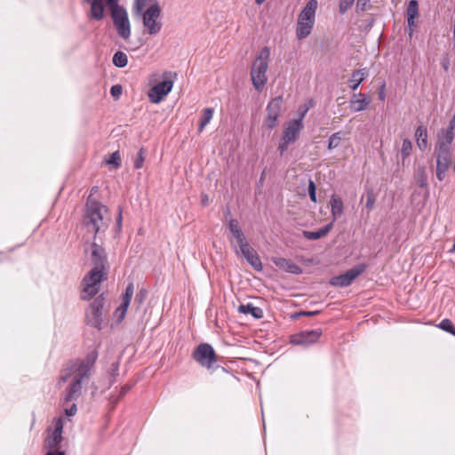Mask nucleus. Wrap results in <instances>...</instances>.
I'll use <instances>...</instances> for the list:
<instances>
[{
  "mask_svg": "<svg viewBox=\"0 0 455 455\" xmlns=\"http://www.w3.org/2000/svg\"><path fill=\"white\" fill-rule=\"evenodd\" d=\"M108 209L97 200L87 199L85 212L83 218V225L88 231L93 233V242L90 243V260L92 268L86 273L81 282L83 300H90L100 291V285L108 276V260L105 248L95 242L98 235L104 233L108 228V220L104 213Z\"/></svg>",
  "mask_w": 455,
  "mask_h": 455,
  "instance_id": "obj_1",
  "label": "nucleus"
},
{
  "mask_svg": "<svg viewBox=\"0 0 455 455\" xmlns=\"http://www.w3.org/2000/svg\"><path fill=\"white\" fill-rule=\"evenodd\" d=\"M90 6L88 17L94 21H101L105 18L106 7L109 11L113 25L117 35L128 41L132 35V27L127 10L119 4L120 0H82Z\"/></svg>",
  "mask_w": 455,
  "mask_h": 455,
  "instance_id": "obj_2",
  "label": "nucleus"
},
{
  "mask_svg": "<svg viewBox=\"0 0 455 455\" xmlns=\"http://www.w3.org/2000/svg\"><path fill=\"white\" fill-rule=\"evenodd\" d=\"M98 358L96 352L92 351L87 355V361L82 367L85 368L83 372L77 373L74 376L69 387L65 395V402L76 401L82 395V384L91 378V371L93 368Z\"/></svg>",
  "mask_w": 455,
  "mask_h": 455,
  "instance_id": "obj_3",
  "label": "nucleus"
},
{
  "mask_svg": "<svg viewBox=\"0 0 455 455\" xmlns=\"http://www.w3.org/2000/svg\"><path fill=\"white\" fill-rule=\"evenodd\" d=\"M270 51L267 46H265L259 52L258 57L252 63L251 69V77L254 88L260 92L267 83V70L268 68V59Z\"/></svg>",
  "mask_w": 455,
  "mask_h": 455,
  "instance_id": "obj_4",
  "label": "nucleus"
},
{
  "mask_svg": "<svg viewBox=\"0 0 455 455\" xmlns=\"http://www.w3.org/2000/svg\"><path fill=\"white\" fill-rule=\"evenodd\" d=\"M161 12L162 10L159 4L155 1V3L151 4L146 10L144 9L142 13L140 14L142 18L143 26L148 35L156 36L161 31L163 27V23L160 20Z\"/></svg>",
  "mask_w": 455,
  "mask_h": 455,
  "instance_id": "obj_5",
  "label": "nucleus"
},
{
  "mask_svg": "<svg viewBox=\"0 0 455 455\" xmlns=\"http://www.w3.org/2000/svg\"><path fill=\"white\" fill-rule=\"evenodd\" d=\"M63 419L61 418L53 420L54 429L48 435L44 441V447L49 450L46 455H66L64 451L57 449L63 439Z\"/></svg>",
  "mask_w": 455,
  "mask_h": 455,
  "instance_id": "obj_6",
  "label": "nucleus"
},
{
  "mask_svg": "<svg viewBox=\"0 0 455 455\" xmlns=\"http://www.w3.org/2000/svg\"><path fill=\"white\" fill-rule=\"evenodd\" d=\"M105 305V297L103 294L97 296L89 306L86 311V323L88 325L94 327L98 330L102 329L103 319L102 310Z\"/></svg>",
  "mask_w": 455,
  "mask_h": 455,
  "instance_id": "obj_7",
  "label": "nucleus"
},
{
  "mask_svg": "<svg viewBox=\"0 0 455 455\" xmlns=\"http://www.w3.org/2000/svg\"><path fill=\"white\" fill-rule=\"evenodd\" d=\"M192 356L196 363L208 370L217 363V355L212 346L208 343L199 344L193 351Z\"/></svg>",
  "mask_w": 455,
  "mask_h": 455,
  "instance_id": "obj_8",
  "label": "nucleus"
},
{
  "mask_svg": "<svg viewBox=\"0 0 455 455\" xmlns=\"http://www.w3.org/2000/svg\"><path fill=\"white\" fill-rule=\"evenodd\" d=\"M365 264H358L354 267L348 269L346 273L333 276L331 279L330 283L337 287H347L353 283V281L356 277L363 274L365 271Z\"/></svg>",
  "mask_w": 455,
  "mask_h": 455,
  "instance_id": "obj_9",
  "label": "nucleus"
},
{
  "mask_svg": "<svg viewBox=\"0 0 455 455\" xmlns=\"http://www.w3.org/2000/svg\"><path fill=\"white\" fill-rule=\"evenodd\" d=\"M283 105V98L277 96L272 99L267 105V117L264 120V126L269 130H273L277 125V120L281 113Z\"/></svg>",
  "mask_w": 455,
  "mask_h": 455,
  "instance_id": "obj_10",
  "label": "nucleus"
},
{
  "mask_svg": "<svg viewBox=\"0 0 455 455\" xmlns=\"http://www.w3.org/2000/svg\"><path fill=\"white\" fill-rule=\"evenodd\" d=\"M134 293V283L130 282L122 293L120 299L122 300L121 305L115 310L114 318L117 324H120L125 318L127 309L130 306L131 300Z\"/></svg>",
  "mask_w": 455,
  "mask_h": 455,
  "instance_id": "obj_11",
  "label": "nucleus"
},
{
  "mask_svg": "<svg viewBox=\"0 0 455 455\" xmlns=\"http://www.w3.org/2000/svg\"><path fill=\"white\" fill-rule=\"evenodd\" d=\"M322 329L302 331L291 336L290 342L292 345L308 347L315 343L322 336Z\"/></svg>",
  "mask_w": 455,
  "mask_h": 455,
  "instance_id": "obj_12",
  "label": "nucleus"
},
{
  "mask_svg": "<svg viewBox=\"0 0 455 455\" xmlns=\"http://www.w3.org/2000/svg\"><path fill=\"white\" fill-rule=\"evenodd\" d=\"M173 87V82L171 80H164L154 85L148 92V99L154 103H160L165 96H167Z\"/></svg>",
  "mask_w": 455,
  "mask_h": 455,
  "instance_id": "obj_13",
  "label": "nucleus"
},
{
  "mask_svg": "<svg viewBox=\"0 0 455 455\" xmlns=\"http://www.w3.org/2000/svg\"><path fill=\"white\" fill-rule=\"evenodd\" d=\"M240 251L246 261L257 271L262 270V263L257 251L246 241L239 245Z\"/></svg>",
  "mask_w": 455,
  "mask_h": 455,
  "instance_id": "obj_14",
  "label": "nucleus"
},
{
  "mask_svg": "<svg viewBox=\"0 0 455 455\" xmlns=\"http://www.w3.org/2000/svg\"><path fill=\"white\" fill-rule=\"evenodd\" d=\"M303 129L304 124H300V120H290L285 124L282 138L294 143Z\"/></svg>",
  "mask_w": 455,
  "mask_h": 455,
  "instance_id": "obj_15",
  "label": "nucleus"
},
{
  "mask_svg": "<svg viewBox=\"0 0 455 455\" xmlns=\"http://www.w3.org/2000/svg\"><path fill=\"white\" fill-rule=\"evenodd\" d=\"M455 139V114L449 121L446 128L441 129L437 133V143H444L451 146Z\"/></svg>",
  "mask_w": 455,
  "mask_h": 455,
  "instance_id": "obj_16",
  "label": "nucleus"
},
{
  "mask_svg": "<svg viewBox=\"0 0 455 455\" xmlns=\"http://www.w3.org/2000/svg\"><path fill=\"white\" fill-rule=\"evenodd\" d=\"M272 262L281 270L293 275H299L302 273V268L294 263L291 259L283 257L272 258Z\"/></svg>",
  "mask_w": 455,
  "mask_h": 455,
  "instance_id": "obj_17",
  "label": "nucleus"
},
{
  "mask_svg": "<svg viewBox=\"0 0 455 455\" xmlns=\"http://www.w3.org/2000/svg\"><path fill=\"white\" fill-rule=\"evenodd\" d=\"M315 25V20H306L303 17H298L297 27H296V36L299 40H302L308 36Z\"/></svg>",
  "mask_w": 455,
  "mask_h": 455,
  "instance_id": "obj_18",
  "label": "nucleus"
},
{
  "mask_svg": "<svg viewBox=\"0 0 455 455\" xmlns=\"http://www.w3.org/2000/svg\"><path fill=\"white\" fill-rule=\"evenodd\" d=\"M435 154L437 162L451 164V146L436 142Z\"/></svg>",
  "mask_w": 455,
  "mask_h": 455,
  "instance_id": "obj_19",
  "label": "nucleus"
},
{
  "mask_svg": "<svg viewBox=\"0 0 455 455\" xmlns=\"http://www.w3.org/2000/svg\"><path fill=\"white\" fill-rule=\"evenodd\" d=\"M407 23L410 28L409 35L413 33L412 27L415 25V19L419 15V4L416 0H411L407 7Z\"/></svg>",
  "mask_w": 455,
  "mask_h": 455,
  "instance_id": "obj_20",
  "label": "nucleus"
},
{
  "mask_svg": "<svg viewBox=\"0 0 455 455\" xmlns=\"http://www.w3.org/2000/svg\"><path fill=\"white\" fill-rule=\"evenodd\" d=\"M330 204H331V217H332L331 222L334 223V221L343 214V212H344L343 201L339 196H338L336 195H332L331 196Z\"/></svg>",
  "mask_w": 455,
  "mask_h": 455,
  "instance_id": "obj_21",
  "label": "nucleus"
},
{
  "mask_svg": "<svg viewBox=\"0 0 455 455\" xmlns=\"http://www.w3.org/2000/svg\"><path fill=\"white\" fill-rule=\"evenodd\" d=\"M368 71L366 68H361L354 71L348 80V86L352 91L357 90L359 85L366 79Z\"/></svg>",
  "mask_w": 455,
  "mask_h": 455,
  "instance_id": "obj_22",
  "label": "nucleus"
},
{
  "mask_svg": "<svg viewBox=\"0 0 455 455\" xmlns=\"http://www.w3.org/2000/svg\"><path fill=\"white\" fill-rule=\"evenodd\" d=\"M370 103V100L365 95L362 93L354 94L350 100V108L354 112H360L364 110Z\"/></svg>",
  "mask_w": 455,
  "mask_h": 455,
  "instance_id": "obj_23",
  "label": "nucleus"
},
{
  "mask_svg": "<svg viewBox=\"0 0 455 455\" xmlns=\"http://www.w3.org/2000/svg\"><path fill=\"white\" fill-rule=\"evenodd\" d=\"M87 361V355L85 356V358L82 359L81 361H69L66 365L65 367L63 368V370L61 371L62 373H66V374H68V377L70 378L71 375L73 374H77V373H80V372H83V371L85 369V368H83L82 366L84 364H85V362Z\"/></svg>",
  "mask_w": 455,
  "mask_h": 455,
  "instance_id": "obj_24",
  "label": "nucleus"
},
{
  "mask_svg": "<svg viewBox=\"0 0 455 455\" xmlns=\"http://www.w3.org/2000/svg\"><path fill=\"white\" fill-rule=\"evenodd\" d=\"M333 222H330L329 224L325 225L322 228L318 229L317 231H307L303 230L302 235L307 239V240H317L323 236H325L332 228Z\"/></svg>",
  "mask_w": 455,
  "mask_h": 455,
  "instance_id": "obj_25",
  "label": "nucleus"
},
{
  "mask_svg": "<svg viewBox=\"0 0 455 455\" xmlns=\"http://www.w3.org/2000/svg\"><path fill=\"white\" fill-rule=\"evenodd\" d=\"M237 311L241 314L251 315L255 319H260L264 315L262 308L254 306L252 303L239 305Z\"/></svg>",
  "mask_w": 455,
  "mask_h": 455,
  "instance_id": "obj_26",
  "label": "nucleus"
},
{
  "mask_svg": "<svg viewBox=\"0 0 455 455\" xmlns=\"http://www.w3.org/2000/svg\"><path fill=\"white\" fill-rule=\"evenodd\" d=\"M417 145L421 151L427 148V129L425 125H419L415 132Z\"/></svg>",
  "mask_w": 455,
  "mask_h": 455,
  "instance_id": "obj_27",
  "label": "nucleus"
},
{
  "mask_svg": "<svg viewBox=\"0 0 455 455\" xmlns=\"http://www.w3.org/2000/svg\"><path fill=\"white\" fill-rule=\"evenodd\" d=\"M228 228L233 236L236 239L238 245L246 242V238L241 229L239 223L236 220L231 219L228 222Z\"/></svg>",
  "mask_w": 455,
  "mask_h": 455,
  "instance_id": "obj_28",
  "label": "nucleus"
},
{
  "mask_svg": "<svg viewBox=\"0 0 455 455\" xmlns=\"http://www.w3.org/2000/svg\"><path fill=\"white\" fill-rule=\"evenodd\" d=\"M317 0H309L303 10L299 14V17H303L306 20H315V12L317 9Z\"/></svg>",
  "mask_w": 455,
  "mask_h": 455,
  "instance_id": "obj_29",
  "label": "nucleus"
},
{
  "mask_svg": "<svg viewBox=\"0 0 455 455\" xmlns=\"http://www.w3.org/2000/svg\"><path fill=\"white\" fill-rule=\"evenodd\" d=\"M214 109L212 108H207L203 110V114L200 117L198 123V132H202L205 126L210 123L213 116Z\"/></svg>",
  "mask_w": 455,
  "mask_h": 455,
  "instance_id": "obj_30",
  "label": "nucleus"
},
{
  "mask_svg": "<svg viewBox=\"0 0 455 455\" xmlns=\"http://www.w3.org/2000/svg\"><path fill=\"white\" fill-rule=\"evenodd\" d=\"M415 180L419 188H424L427 187V175L424 167H419L415 172Z\"/></svg>",
  "mask_w": 455,
  "mask_h": 455,
  "instance_id": "obj_31",
  "label": "nucleus"
},
{
  "mask_svg": "<svg viewBox=\"0 0 455 455\" xmlns=\"http://www.w3.org/2000/svg\"><path fill=\"white\" fill-rule=\"evenodd\" d=\"M112 61L116 68H124L128 64V57L124 52L117 51L114 54Z\"/></svg>",
  "mask_w": 455,
  "mask_h": 455,
  "instance_id": "obj_32",
  "label": "nucleus"
},
{
  "mask_svg": "<svg viewBox=\"0 0 455 455\" xmlns=\"http://www.w3.org/2000/svg\"><path fill=\"white\" fill-rule=\"evenodd\" d=\"M451 164L436 161V178L439 181H443L445 179L446 172L450 168Z\"/></svg>",
  "mask_w": 455,
  "mask_h": 455,
  "instance_id": "obj_33",
  "label": "nucleus"
},
{
  "mask_svg": "<svg viewBox=\"0 0 455 455\" xmlns=\"http://www.w3.org/2000/svg\"><path fill=\"white\" fill-rule=\"evenodd\" d=\"M412 150V143L409 139H404L403 140L402 148H401V156L403 158V161L407 158Z\"/></svg>",
  "mask_w": 455,
  "mask_h": 455,
  "instance_id": "obj_34",
  "label": "nucleus"
},
{
  "mask_svg": "<svg viewBox=\"0 0 455 455\" xmlns=\"http://www.w3.org/2000/svg\"><path fill=\"white\" fill-rule=\"evenodd\" d=\"M438 327L443 331H445L451 333V335L455 336V326L450 319H443L438 324Z\"/></svg>",
  "mask_w": 455,
  "mask_h": 455,
  "instance_id": "obj_35",
  "label": "nucleus"
},
{
  "mask_svg": "<svg viewBox=\"0 0 455 455\" xmlns=\"http://www.w3.org/2000/svg\"><path fill=\"white\" fill-rule=\"evenodd\" d=\"M342 140L340 132H335L329 138L328 149L331 150L339 147Z\"/></svg>",
  "mask_w": 455,
  "mask_h": 455,
  "instance_id": "obj_36",
  "label": "nucleus"
},
{
  "mask_svg": "<svg viewBox=\"0 0 455 455\" xmlns=\"http://www.w3.org/2000/svg\"><path fill=\"white\" fill-rule=\"evenodd\" d=\"M146 153H147V150L144 148H140V150L138 151L137 156L134 159V168L135 169L142 168Z\"/></svg>",
  "mask_w": 455,
  "mask_h": 455,
  "instance_id": "obj_37",
  "label": "nucleus"
},
{
  "mask_svg": "<svg viewBox=\"0 0 455 455\" xmlns=\"http://www.w3.org/2000/svg\"><path fill=\"white\" fill-rule=\"evenodd\" d=\"M119 374V363L114 362L111 363L109 375H110V382L109 385L112 386L116 381V377Z\"/></svg>",
  "mask_w": 455,
  "mask_h": 455,
  "instance_id": "obj_38",
  "label": "nucleus"
},
{
  "mask_svg": "<svg viewBox=\"0 0 455 455\" xmlns=\"http://www.w3.org/2000/svg\"><path fill=\"white\" fill-rule=\"evenodd\" d=\"M107 164L114 165L115 168H118L121 165V156L119 151H115L107 160Z\"/></svg>",
  "mask_w": 455,
  "mask_h": 455,
  "instance_id": "obj_39",
  "label": "nucleus"
},
{
  "mask_svg": "<svg viewBox=\"0 0 455 455\" xmlns=\"http://www.w3.org/2000/svg\"><path fill=\"white\" fill-rule=\"evenodd\" d=\"M354 2L355 0H339V12L345 14L352 7Z\"/></svg>",
  "mask_w": 455,
  "mask_h": 455,
  "instance_id": "obj_40",
  "label": "nucleus"
},
{
  "mask_svg": "<svg viewBox=\"0 0 455 455\" xmlns=\"http://www.w3.org/2000/svg\"><path fill=\"white\" fill-rule=\"evenodd\" d=\"M307 191H308V196H309L310 200L313 203H316L317 202V199H316V186H315V182L312 180H309Z\"/></svg>",
  "mask_w": 455,
  "mask_h": 455,
  "instance_id": "obj_41",
  "label": "nucleus"
},
{
  "mask_svg": "<svg viewBox=\"0 0 455 455\" xmlns=\"http://www.w3.org/2000/svg\"><path fill=\"white\" fill-rule=\"evenodd\" d=\"M147 295L148 291L144 288L140 289L135 296L134 303L137 304L138 306H140L145 301Z\"/></svg>",
  "mask_w": 455,
  "mask_h": 455,
  "instance_id": "obj_42",
  "label": "nucleus"
},
{
  "mask_svg": "<svg viewBox=\"0 0 455 455\" xmlns=\"http://www.w3.org/2000/svg\"><path fill=\"white\" fill-rule=\"evenodd\" d=\"M148 0H134L133 2V12L135 14H141L142 11L146 7V2Z\"/></svg>",
  "mask_w": 455,
  "mask_h": 455,
  "instance_id": "obj_43",
  "label": "nucleus"
},
{
  "mask_svg": "<svg viewBox=\"0 0 455 455\" xmlns=\"http://www.w3.org/2000/svg\"><path fill=\"white\" fill-rule=\"evenodd\" d=\"M309 108L310 107L306 104L299 106L298 108V118H296L295 120H300V124H303L305 116L307 115Z\"/></svg>",
  "mask_w": 455,
  "mask_h": 455,
  "instance_id": "obj_44",
  "label": "nucleus"
},
{
  "mask_svg": "<svg viewBox=\"0 0 455 455\" xmlns=\"http://www.w3.org/2000/svg\"><path fill=\"white\" fill-rule=\"evenodd\" d=\"M123 92V87L120 84H115L110 89V94L115 99H119Z\"/></svg>",
  "mask_w": 455,
  "mask_h": 455,
  "instance_id": "obj_45",
  "label": "nucleus"
},
{
  "mask_svg": "<svg viewBox=\"0 0 455 455\" xmlns=\"http://www.w3.org/2000/svg\"><path fill=\"white\" fill-rule=\"evenodd\" d=\"M132 387V384H125L121 387V390L119 392V395L115 399V403H117L119 400H121Z\"/></svg>",
  "mask_w": 455,
  "mask_h": 455,
  "instance_id": "obj_46",
  "label": "nucleus"
},
{
  "mask_svg": "<svg viewBox=\"0 0 455 455\" xmlns=\"http://www.w3.org/2000/svg\"><path fill=\"white\" fill-rule=\"evenodd\" d=\"M374 204H375V196L373 195L372 192H369L367 194V200H366V204H365V207L371 211L373 209L374 207Z\"/></svg>",
  "mask_w": 455,
  "mask_h": 455,
  "instance_id": "obj_47",
  "label": "nucleus"
},
{
  "mask_svg": "<svg viewBox=\"0 0 455 455\" xmlns=\"http://www.w3.org/2000/svg\"><path fill=\"white\" fill-rule=\"evenodd\" d=\"M450 65H451L450 56L448 53H445L441 60V66L444 69L445 72H448L449 68H450Z\"/></svg>",
  "mask_w": 455,
  "mask_h": 455,
  "instance_id": "obj_48",
  "label": "nucleus"
},
{
  "mask_svg": "<svg viewBox=\"0 0 455 455\" xmlns=\"http://www.w3.org/2000/svg\"><path fill=\"white\" fill-rule=\"evenodd\" d=\"M319 314V311H299V312H295L291 317L296 319L299 316H312V315H315Z\"/></svg>",
  "mask_w": 455,
  "mask_h": 455,
  "instance_id": "obj_49",
  "label": "nucleus"
},
{
  "mask_svg": "<svg viewBox=\"0 0 455 455\" xmlns=\"http://www.w3.org/2000/svg\"><path fill=\"white\" fill-rule=\"evenodd\" d=\"M370 1L371 0H357L356 2V12H364L369 4H370Z\"/></svg>",
  "mask_w": 455,
  "mask_h": 455,
  "instance_id": "obj_50",
  "label": "nucleus"
},
{
  "mask_svg": "<svg viewBox=\"0 0 455 455\" xmlns=\"http://www.w3.org/2000/svg\"><path fill=\"white\" fill-rule=\"evenodd\" d=\"M291 141H287L286 140H283V138L281 139V141L278 145V151L280 155H283L284 152L287 151L289 145L291 144Z\"/></svg>",
  "mask_w": 455,
  "mask_h": 455,
  "instance_id": "obj_51",
  "label": "nucleus"
},
{
  "mask_svg": "<svg viewBox=\"0 0 455 455\" xmlns=\"http://www.w3.org/2000/svg\"><path fill=\"white\" fill-rule=\"evenodd\" d=\"M122 221H123V209L119 205L118 212H117V216H116V227H117L118 230H121V228H122Z\"/></svg>",
  "mask_w": 455,
  "mask_h": 455,
  "instance_id": "obj_52",
  "label": "nucleus"
},
{
  "mask_svg": "<svg viewBox=\"0 0 455 455\" xmlns=\"http://www.w3.org/2000/svg\"><path fill=\"white\" fill-rule=\"evenodd\" d=\"M77 407L76 403H73L69 408L65 410V413L67 416L71 417L76 413Z\"/></svg>",
  "mask_w": 455,
  "mask_h": 455,
  "instance_id": "obj_53",
  "label": "nucleus"
},
{
  "mask_svg": "<svg viewBox=\"0 0 455 455\" xmlns=\"http://www.w3.org/2000/svg\"><path fill=\"white\" fill-rule=\"evenodd\" d=\"M385 87H386V85H385V84H383L381 85L380 89H379V99L380 100H385V98H386V94H385Z\"/></svg>",
  "mask_w": 455,
  "mask_h": 455,
  "instance_id": "obj_54",
  "label": "nucleus"
},
{
  "mask_svg": "<svg viewBox=\"0 0 455 455\" xmlns=\"http://www.w3.org/2000/svg\"><path fill=\"white\" fill-rule=\"evenodd\" d=\"M69 379L68 374H64L61 372L60 376L58 379V384L65 383Z\"/></svg>",
  "mask_w": 455,
  "mask_h": 455,
  "instance_id": "obj_55",
  "label": "nucleus"
},
{
  "mask_svg": "<svg viewBox=\"0 0 455 455\" xmlns=\"http://www.w3.org/2000/svg\"><path fill=\"white\" fill-rule=\"evenodd\" d=\"M266 0H255V3L258 4V5H260L262 4Z\"/></svg>",
  "mask_w": 455,
  "mask_h": 455,
  "instance_id": "obj_56",
  "label": "nucleus"
},
{
  "mask_svg": "<svg viewBox=\"0 0 455 455\" xmlns=\"http://www.w3.org/2000/svg\"><path fill=\"white\" fill-rule=\"evenodd\" d=\"M374 22V19L371 20V21H370V24H372Z\"/></svg>",
  "mask_w": 455,
  "mask_h": 455,
  "instance_id": "obj_57",
  "label": "nucleus"
}]
</instances>
